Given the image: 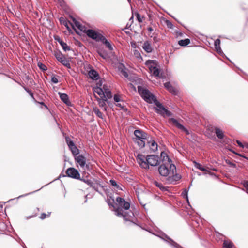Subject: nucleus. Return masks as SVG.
Returning a JSON list of instances; mask_svg holds the SVG:
<instances>
[{"instance_id": "36", "label": "nucleus", "mask_w": 248, "mask_h": 248, "mask_svg": "<svg viewBox=\"0 0 248 248\" xmlns=\"http://www.w3.org/2000/svg\"><path fill=\"white\" fill-rule=\"evenodd\" d=\"M188 189H185L182 193V196L185 199H186V201L189 205V202L188 201Z\"/></svg>"}, {"instance_id": "51", "label": "nucleus", "mask_w": 248, "mask_h": 248, "mask_svg": "<svg viewBox=\"0 0 248 248\" xmlns=\"http://www.w3.org/2000/svg\"><path fill=\"white\" fill-rule=\"evenodd\" d=\"M131 47L133 48H136L137 47V43L134 41L131 42Z\"/></svg>"}, {"instance_id": "23", "label": "nucleus", "mask_w": 248, "mask_h": 248, "mask_svg": "<svg viewBox=\"0 0 248 248\" xmlns=\"http://www.w3.org/2000/svg\"><path fill=\"white\" fill-rule=\"evenodd\" d=\"M149 70L151 73L155 76L158 77L159 75L160 71L158 68L154 66H150Z\"/></svg>"}, {"instance_id": "12", "label": "nucleus", "mask_w": 248, "mask_h": 248, "mask_svg": "<svg viewBox=\"0 0 248 248\" xmlns=\"http://www.w3.org/2000/svg\"><path fill=\"white\" fill-rule=\"evenodd\" d=\"M160 237L162 239L168 242L172 246L173 248H182L180 246H179L178 244L173 241L171 238L169 237L165 234H162L161 236H160Z\"/></svg>"}, {"instance_id": "22", "label": "nucleus", "mask_w": 248, "mask_h": 248, "mask_svg": "<svg viewBox=\"0 0 248 248\" xmlns=\"http://www.w3.org/2000/svg\"><path fill=\"white\" fill-rule=\"evenodd\" d=\"M55 39L57 40V41L59 43V44L61 45V46L62 47V49L64 50V51L66 52L67 51H69L70 50V46H68L66 43L62 41L60 38L57 39L55 38Z\"/></svg>"}, {"instance_id": "63", "label": "nucleus", "mask_w": 248, "mask_h": 248, "mask_svg": "<svg viewBox=\"0 0 248 248\" xmlns=\"http://www.w3.org/2000/svg\"><path fill=\"white\" fill-rule=\"evenodd\" d=\"M40 103L41 105H44L46 108H47V106L45 104V103H44V102H40Z\"/></svg>"}, {"instance_id": "62", "label": "nucleus", "mask_w": 248, "mask_h": 248, "mask_svg": "<svg viewBox=\"0 0 248 248\" xmlns=\"http://www.w3.org/2000/svg\"><path fill=\"white\" fill-rule=\"evenodd\" d=\"M3 206V203L2 202H0V207L2 208Z\"/></svg>"}, {"instance_id": "50", "label": "nucleus", "mask_w": 248, "mask_h": 248, "mask_svg": "<svg viewBox=\"0 0 248 248\" xmlns=\"http://www.w3.org/2000/svg\"><path fill=\"white\" fill-rule=\"evenodd\" d=\"M51 81L54 83H58V80L55 76H53L51 78Z\"/></svg>"}, {"instance_id": "33", "label": "nucleus", "mask_w": 248, "mask_h": 248, "mask_svg": "<svg viewBox=\"0 0 248 248\" xmlns=\"http://www.w3.org/2000/svg\"><path fill=\"white\" fill-rule=\"evenodd\" d=\"M93 111L95 115L98 116L99 118L103 119V114L100 112L99 108L97 107H94L93 108Z\"/></svg>"}, {"instance_id": "19", "label": "nucleus", "mask_w": 248, "mask_h": 248, "mask_svg": "<svg viewBox=\"0 0 248 248\" xmlns=\"http://www.w3.org/2000/svg\"><path fill=\"white\" fill-rule=\"evenodd\" d=\"M220 40L219 39H217L214 42V46L216 51L220 55H223V52H222L221 47H220Z\"/></svg>"}, {"instance_id": "21", "label": "nucleus", "mask_w": 248, "mask_h": 248, "mask_svg": "<svg viewBox=\"0 0 248 248\" xmlns=\"http://www.w3.org/2000/svg\"><path fill=\"white\" fill-rule=\"evenodd\" d=\"M70 17L72 19V21H73L75 24V26L76 27H77L79 30H80L81 31L84 32L85 30L86 29V27L82 25L79 22L77 21L75 18L71 16Z\"/></svg>"}, {"instance_id": "38", "label": "nucleus", "mask_w": 248, "mask_h": 248, "mask_svg": "<svg viewBox=\"0 0 248 248\" xmlns=\"http://www.w3.org/2000/svg\"><path fill=\"white\" fill-rule=\"evenodd\" d=\"M90 186L92 187L93 189H94L96 191L100 193L101 195H102V193L101 192H100L98 190V186L97 184L92 182L91 185Z\"/></svg>"}, {"instance_id": "53", "label": "nucleus", "mask_w": 248, "mask_h": 248, "mask_svg": "<svg viewBox=\"0 0 248 248\" xmlns=\"http://www.w3.org/2000/svg\"><path fill=\"white\" fill-rule=\"evenodd\" d=\"M98 54L102 58H103L104 59H105L107 57L106 54L101 53L100 51L98 52Z\"/></svg>"}, {"instance_id": "39", "label": "nucleus", "mask_w": 248, "mask_h": 248, "mask_svg": "<svg viewBox=\"0 0 248 248\" xmlns=\"http://www.w3.org/2000/svg\"><path fill=\"white\" fill-rule=\"evenodd\" d=\"M113 99L114 101L117 103L123 102V100L121 98V96L118 94L114 95Z\"/></svg>"}, {"instance_id": "55", "label": "nucleus", "mask_w": 248, "mask_h": 248, "mask_svg": "<svg viewBox=\"0 0 248 248\" xmlns=\"http://www.w3.org/2000/svg\"><path fill=\"white\" fill-rule=\"evenodd\" d=\"M236 142H237V143L238 144V145H239L240 147H241V148H244V145H243V144H242V143L241 141H240L239 140H236Z\"/></svg>"}, {"instance_id": "42", "label": "nucleus", "mask_w": 248, "mask_h": 248, "mask_svg": "<svg viewBox=\"0 0 248 248\" xmlns=\"http://www.w3.org/2000/svg\"><path fill=\"white\" fill-rule=\"evenodd\" d=\"M38 66L40 68V69H41L43 71H46L47 70L46 66L41 62H39L38 63Z\"/></svg>"}, {"instance_id": "15", "label": "nucleus", "mask_w": 248, "mask_h": 248, "mask_svg": "<svg viewBox=\"0 0 248 248\" xmlns=\"http://www.w3.org/2000/svg\"><path fill=\"white\" fill-rule=\"evenodd\" d=\"M150 148V150L153 152H155L157 150V144L154 140H149L146 141Z\"/></svg>"}, {"instance_id": "37", "label": "nucleus", "mask_w": 248, "mask_h": 248, "mask_svg": "<svg viewBox=\"0 0 248 248\" xmlns=\"http://www.w3.org/2000/svg\"><path fill=\"white\" fill-rule=\"evenodd\" d=\"M65 140L68 147L72 146V145L74 144L73 141L69 137L66 136L65 137Z\"/></svg>"}, {"instance_id": "52", "label": "nucleus", "mask_w": 248, "mask_h": 248, "mask_svg": "<svg viewBox=\"0 0 248 248\" xmlns=\"http://www.w3.org/2000/svg\"><path fill=\"white\" fill-rule=\"evenodd\" d=\"M116 106L121 108L122 109H124V104H121V103L119 102L117 103V104H116Z\"/></svg>"}, {"instance_id": "47", "label": "nucleus", "mask_w": 248, "mask_h": 248, "mask_svg": "<svg viewBox=\"0 0 248 248\" xmlns=\"http://www.w3.org/2000/svg\"><path fill=\"white\" fill-rule=\"evenodd\" d=\"M136 16L137 19L138 20V21L139 22L141 23L142 22V18L141 17L140 14L137 13L136 15Z\"/></svg>"}, {"instance_id": "24", "label": "nucleus", "mask_w": 248, "mask_h": 248, "mask_svg": "<svg viewBox=\"0 0 248 248\" xmlns=\"http://www.w3.org/2000/svg\"><path fill=\"white\" fill-rule=\"evenodd\" d=\"M69 148L74 157L79 155V150L75 144L72 145V146L69 147Z\"/></svg>"}, {"instance_id": "59", "label": "nucleus", "mask_w": 248, "mask_h": 248, "mask_svg": "<svg viewBox=\"0 0 248 248\" xmlns=\"http://www.w3.org/2000/svg\"><path fill=\"white\" fill-rule=\"evenodd\" d=\"M31 193H32V192L29 193H28V194H24V195H20V196H19L18 197V198H21V197H23L26 196H27V195H29V194H31Z\"/></svg>"}, {"instance_id": "14", "label": "nucleus", "mask_w": 248, "mask_h": 248, "mask_svg": "<svg viewBox=\"0 0 248 248\" xmlns=\"http://www.w3.org/2000/svg\"><path fill=\"white\" fill-rule=\"evenodd\" d=\"M98 104L100 107L104 108V110L105 111L107 110V107H106V103H107L108 104H109V101L108 100V99L106 98V97L103 95L102 96H101V98H98Z\"/></svg>"}, {"instance_id": "31", "label": "nucleus", "mask_w": 248, "mask_h": 248, "mask_svg": "<svg viewBox=\"0 0 248 248\" xmlns=\"http://www.w3.org/2000/svg\"><path fill=\"white\" fill-rule=\"evenodd\" d=\"M233 244L230 240H224L223 242V248H232Z\"/></svg>"}, {"instance_id": "56", "label": "nucleus", "mask_w": 248, "mask_h": 248, "mask_svg": "<svg viewBox=\"0 0 248 248\" xmlns=\"http://www.w3.org/2000/svg\"><path fill=\"white\" fill-rule=\"evenodd\" d=\"M62 23L67 28V29H69L67 22L66 21H63Z\"/></svg>"}, {"instance_id": "44", "label": "nucleus", "mask_w": 248, "mask_h": 248, "mask_svg": "<svg viewBox=\"0 0 248 248\" xmlns=\"http://www.w3.org/2000/svg\"><path fill=\"white\" fill-rule=\"evenodd\" d=\"M24 90L29 94V95L33 99H34L33 94L31 92V90L27 88L26 87H23Z\"/></svg>"}, {"instance_id": "35", "label": "nucleus", "mask_w": 248, "mask_h": 248, "mask_svg": "<svg viewBox=\"0 0 248 248\" xmlns=\"http://www.w3.org/2000/svg\"><path fill=\"white\" fill-rule=\"evenodd\" d=\"M194 164H195V167L199 169L200 170L202 171H207V169L206 168H205L204 167H202V166H201V165L199 163H197L195 161L194 162Z\"/></svg>"}, {"instance_id": "60", "label": "nucleus", "mask_w": 248, "mask_h": 248, "mask_svg": "<svg viewBox=\"0 0 248 248\" xmlns=\"http://www.w3.org/2000/svg\"><path fill=\"white\" fill-rule=\"evenodd\" d=\"M139 201H140V204L145 209H146L145 208V205L146 204L145 203H143V202H141L140 201V200H139Z\"/></svg>"}, {"instance_id": "41", "label": "nucleus", "mask_w": 248, "mask_h": 248, "mask_svg": "<svg viewBox=\"0 0 248 248\" xmlns=\"http://www.w3.org/2000/svg\"><path fill=\"white\" fill-rule=\"evenodd\" d=\"M168 91L173 94H176L177 93V90L172 86L168 89Z\"/></svg>"}, {"instance_id": "13", "label": "nucleus", "mask_w": 248, "mask_h": 248, "mask_svg": "<svg viewBox=\"0 0 248 248\" xmlns=\"http://www.w3.org/2000/svg\"><path fill=\"white\" fill-rule=\"evenodd\" d=\"M170 121L174 125H175L178 129L185 132L186 135L189 134V131L186 127H185L183 125H182L176 119L172 118L170 119Z\"/></svg>"}, {"instance_id": "16", "label": "nucleus", "mask_w": 248, "mask_h": 248, "mask_svg": "<svg viewBox=\"0 0 248 248\" xmlns=\"http://www.w3.org/2000/svg\"><path fill=\"white\" fill-rule=\"evenodd\" d=\"M58 94L61 99L63 102V103H64L67 106L71 105V102L69 99V97L66 94L61 93L60 92H59Z\"/></svg>"}, {"instance_id": "20", "label": "nucleus", "mask_w": 248, "mask_h": 248, "mask_svg": "<svg viewBox=\"0 0 248 248\" xmlns=\"http://www.w3.org/2000/svg\"><path fill=\"white\" fill-rule=\"evenodd\" d=\"M103 93L107 99H110L112 97L111 92L108 88L107 86L104 85L103 86Z\"/></svg>"}, {"instance_id": "17", "label": "nucleus", "mask_w": 248, "mask_h": 248, "mask_svg": "<svg viewBox=\"0 0 248 248\" xmlns=\"http://www.w3.org/2000/svg\"><path fill=\"white\" fill-rule=\"evenodd\" d=\"M89 77L93 80H98L99 78L98 73L94 69H91L88 72Z\"/></svg>"}, {"instance_id": "10", "label": "nucleus", "mask_w": 248, "mask_h": 248, "mask_svg": "<svg viewBox=\"0 0 248 248\" xmlns=\"http://www.w3.org/2000/svg\"><path fill=\"white\" fill-rule=\"evenodd\" d=\"M67 176L76 179H80V174L78 171L74 168H69L66 171Z\"/></svg>"}, {"instance_id": "11", "label": "nucleus", "mask_w": 248, "mask_h": 248, "mask_svg": "<svg viewBox=\"0 0 248 248\" xmlns=\"http://www.w3.org/2000/svg\"><path fill=\"white\" fill-rule=\"evenodd\" d=\"M137 160L138 163L140 166V167L145 169H149V167L148 165V163L146 160V157L141 154H138L137 156Z\"/></svg>"}, {"instance_id": "26", "label": "nucleus", "mask_w": 248, "mask_h": 248, "mask_svg": "<svg viewBox=\"0 0 248 248\" xmlns=\"http://www.w3.org/2000/svg\"><path fill=\"white\" fill-rule=\"evenodd\" d=\"M215 130V133L217 138L220 139H222L224 138L223 131L218 127H216Z\"/></svg>"}, {"instance_id": "6", "label": "nucleus", "mask_w": 248, "mask_h": 248, "mask_svg": "<svg viewBox=\"0 0 248 248\" xmlns=\"http://www.w3.org/2000/svg\"><path fill=\"white\" fill-rule=\"evenodd\" d=\"M84 32H85L88 37L97 42L101 41L104 36L101 34L92 29H86Z\"/></svg>"}, {"instance_id": "1", "label": "nucleus", "mask_w": 248, "mask_h": 248, "mask_svg": "<svg viewBox=\"0 0 248 248\" xmlns=\"http://www.w3.org/2000/svg\"><path fill=\"white\" fill-rule=\"evenodd\" d=\"M160 160L162 164L158 168L159 174L165 178L167 183L176 184L181 178V176L176 172V166L164 151L161 153Z\"/></svg>"}, {"instance_id": "34", "label": "nucleus", "mask_w": 248, "mask_h": 248, "mask_svg": "<svg viewBox=\"0 0 248 248\" xmlns=\"http://www.w3.org/2000/svg\"><path fill=\"white\" fill-rule=\"evenodd\" d=\"M133 54H134V56L137 59H138V60L139 61H141L142 60V58L141 56L140 53L138 50H136V49L134 50Z\"/></svg>"}, {"instance_id": "29", "label": "nucleus", "mask_w": 248, "mask_h": 248, "mask_svg": "<svg viewBox=\"0 0 248 248\" xmlns=\"http://www.w3.org/2000/svg\"><path fill=\"white\" fill-rule=\"evenodd\" d=\"M190 42V41L189 39H185L183 40H181L178 41V44L183 46H187Z\"/></svg>"}, {"instance_id": "45", "label": "nucleus", "mask_w": 248, "mask_h": 248, "mask_svg": "<svg viewBox=\"0 0 248 248\" xmlns=\"http://www.w3.org/2000/svg\"><path fill=\"white\" fill-rule=\"evenodd\" d=\"M166 25H167L168 28H170V29H172L173 28V24L170 21L166 20Z\"/></svg>"}, {"instance_id": "27", "label": "nucleus", "mask_w": 248, "mask_h": 248, "mask_svg": "<svg viewBox=\"0 0 248 248\" xmlns=\"http://www.w3.org/2000/svg\"><path fill=\"white\" fill-rule=\"evenodd\" d=\"M101 41L110 50H113V47L110 43L106 39V38L103 36V38L101 40Z\"/></svg>"}, {"instance_id": "43", "label": "nucleus", "mask_w": 248, "mask_h": 248, "mask_svg": "<svg viewBox=\"0 0 248 248\" xmlns=\"http://www.w3.org/2000/svg\"><path fill=\"white\" fill-rule=\"evenodd\" d=\"M243 186L246 189L247 193H248V181L244 180L242 182Z\"/></svg>"}, {"instance_id": "40", "label": "nucleus", "mask_w": 248, "mask_h": 248, "mask_svg": "<svg viewBox=\"0 0 248 248\" xmlns=\"http://www.w3.org/2000/svg\"><path fill=\"white\" fill-rule=\"evenodd\" d=\"M79 180L83 181L85 184H87L88 186H90L93 182H92L91 180H89L88 179L85 178H82L81 179L80 178Z\"/></svg>"}, {"instance_id": "48", "label": "nucleus", "mask_w": 248, "mask_h": 248, "mask_svg": "<svg viewBox=\"0 0 248 248\" xmlns=\"http://www.w3.org/2000/svg\"><path fill=\"white\" fill-rule=\"evenodd\" d=\"M171 84H170V82H166L165 84H164V86L168 90V89L169 88H170L171 86Z\"/></svg>"}, {"instance_id": "32", "label": "nucleus", "mask_w": 248, "mask_h": 248, "mask_svg": "<svg viewBox=\"0 0 248 248\" xmlns=\"http://www.w3.org/2000/svg\"><path fill=\"white\" fill-rule=\"evenodd\" d=\"M109 183L110 185L113 187H114L116 190H122L120 186L118 184H117V182L114 180L111 179L109 181Z\"/></svg>"}, {"instance_id": "58", "label": "nucleus", "mask_w": 248, "mask_h": 248, "mask_svg": "<svg viewBox=\"0 0 248 248\" xmlns=\"http://www.w3.org/2000/svg\"><path fill=\"white\" fill-rule=\"evenodd\" d=\"M154 61L153 60H148L146 62V64H148L149 63H153Z\"/></svg>"}, {"instance_id": "30", "label": "nucleus", "mask_w": 248, "mask_h": 248, "mask_svg": "<svg viewBox=\"0 0 248 248\" xmlns=\"http://www.w3.org/2000/svg\"><path fill=\"white\" fill-rule=\"evenodd\" d=\"M94 92H95L98 95H99L100 97L104 95V93H103V88L96 87L94 88Z\"/></svg>"}, {"instance_id": "61", "label": "nucleus", "mask_w": 248, "mask_h": 248, "mask_svg": "<svg viewBox=\"0 0 248 248\" xmlns=\"http://www.w3.org/2000/svg\"><path fill=\"white\" fill-rule=\"evenodd\" d=\"M230 151H232V152H233V153H234V154H236V155H239V156H242V155H241L240 154H238V153H235L234 151H232V150H230Z\"/></svg>"}, {"instance_id": "8", "label": "nucleus", "mask_w": 248, "mask_h": 248, "mask_svg": "<svg viewBox=\"0 0 248 248\" xmlns=\"http://www.w3.org/2000/svg\"><path fill=\"white\" fill-rule=\"evenodd\" d=\"M74 158L76 162L80 166L81 168L84 169V168H85L87 170L89 169V164H86V159L85 157L82 155H78L74 157Z\"/></svg>"}, {"instance_id": "2", "label": "nucleus", "mask_w": 248, "mask_h": 248, "mask_svg": "<svg viewBox=\"0 0 248 248\" xmlns=\"http://www.w3.org/2000/svg\"><path fill=\"white\" fill-rule=\"evenodd\" d=\"M116 201L117 205L114 211L115 215L120 217H122L126 221L134 223L136 218L134 213L130 209V203L119 197L116 198Z\"/></svg>"}, {"instance_id": "18", "label": "nucleus", "mask_w": 248, "mask_h": 248, "mask_svg": "<svg viewBox=\"0 0 248 248\" xmlns=\"http://www.w3.org/2000/svg\"><path fill=\"white\" fill-rule=\"evenodd\" d=\"M142 48L147 53H151L153 50L151 43L149 41H146L144 42L142 46Z\"/></svg>"}, {"instance_id": "64", "label": "nucleus", "mask_w": 248, "mask_h": 248, "mask_svg": "<svg viewBox=\"0 0 248 248\" xmlns=\"http://www.w3.org/2000/svg\"><path fill=\"white\" fill-rule=\"evenodd\" d=\"M63 19H63V18H62V17H61V18H60V21L61 23H62V21L63 20Z\"/></svg>"}, {"instance_id": "25", "label": "nucleus", "mask_w": 248, "mask_h": 248, "mask_svg": "<svg viewBox=\"0 0 248 248\" xmlns=\"http://www.w3.org/2000/svg\"><path fill=\"white\" fill-rule=\"evenodd\" d=\"M119 71L120 73L125 78H127L128 77V74L125 70V68L124 65L123 64H120L118 66Z\"/></svg>"}, {"instance_id": "3", "label": "nucleus", "mask_w": 248, "mask_h": 248, "mask_svg": "<svg viewBox=\"0 0 248 248\" xmlns=\"http://www.w3.org/2000/svg\"><path fill=\"white\" fill-rule=\"evenodd\" d=\"M134 134L135 136L134 141L138 144L140 148L144 147L145 143L149 139L148 134L140 129L135 130Z\"/></svg>"}, {"instance_id": "5", "label": "nucleus", "mask_w": 248, "mask_h": 248, "mask_svg": "<svg viewBox=\"0 0 248 248\" xmlns=\"http://www.w3.org/2000/svg\"><path fill=\"white\" fill-rule=\"evenodd\" d=\"M155 104L157 107V108H155V109L157 113L163 116H165V115L170 116L172 115L171 112L168 110L159 101L155 100Z\"/></svg>"}, {"instance_id": "49", "label": "nucleus", "mask_w": 248, "mask_h": 248, "mask_svg": "<svg viewBox=\"0 0 248 248\" xmlns=\"http://www.w3.org/2000/svg\"><path fill=\"white\" fill-rule=\"evenodd\" d=\"M226 163L229 164L231 167L235 168L236 167V164L231 162L229 160H226Z\"/></svg>"}, {"instance_id": "57", "label": "nucleus", "mask_w": 248, "mask_h": 248, "mask_svg": "<svg viewBox=\"0 0 248 248\" xmlns=\"http://www.w3.org/2000/svg\"><path fill=\"white\" fill-rule=\"evenodd\" d=\"M147 30L149 32H152L154 30H153V29L151 27H149L147 28Z\"/></svg>"}, {"instance_id": "46", "label": "nucleus", "mask_w": 248, "mask_h": 248, "mask_svg": "<svg viewBox=\"0 0 248 248\" xmlns=\"http://www.w3.org/2000/svg\"><path fill=\"white\" fill-rule=\"evenodd\" d=\"M151 37H153V40L155 42H157L158 41V40H157V34L155 33V32H154L152 35H151L150 36Z\"/></svg>"}, {"instance_id": "54", "label": "nucleus", "mask_w": 248, "mask_h": 248, "mask_svg": "<svg viewBox=\"0 0 248 248\" xmlns=\"http://www.w3.org/2000/svg\"><path fill=\"white\" fill-rule=\"evenodd\" d=\"M46 216L48 217L49 215H46L45 213H42L41 215L40 218L42 219H44L46 217Z\"/></svg>"}, {"instance_id": "4", "label": "nucleus", "mask_w": 248, "mask_h": 248, "mask_svg": "<svg viewBox=\"0 0 248 248\" xmlns=\"http://www.w3.org/2000/svg\"><path fill=\"white\" fill-rule=\"evenodd\" d=\"M138 91L142 98L147 103H155L157 100L155 96L153 95L148 89L144 88L141 86H138Z\"/></svg>"}, {"instance_id": "9", "label": "nucleus", "mask_w": 248, "mask_h": 248, "mask_svg": "<svg viewBox=\"0 0 248 248\" xmlns=\"http://www.w3.org/2000/svg\"><path fill=\"white\" fill-rule=\"evenodd\" d=\"M146 160L148 163V165L151 166H157L159 163V158L158 156L155 155H147L146 156Z\"/></svg>"}, {"instance_id": "7", "label": "nucleus", "mask_w": 248, "mask_h": 248, "mask_svg": "<svg viewBox=\"0 0 248 248\" xmlns=\"http://www.w3.org/2000/svg\"><path fill=\"white\" fill-rule=\"evenodd\" d=\"M55 56L57 60L59 61L62 65L66 67L68 69L71 68V65L69 61L66 59L65 56L61 52H56Z\"/></svg>"}, {"instance_id": "28", "label": "nucleus", "mask_w": 248, "mask_h": 248, "mask_svg": "<svg viewBox=\"0 0 248 248\" xmlns=\"http://www.w3.org/2000/svg\"><path fill=\"white\" fill-rule=\"evenodd\" d=\"M154 183L155 185L162 191H168V187L164 186L163 185V184H161V183L158 182L157 181H155Z\"/></svg>"}]
</instances>
